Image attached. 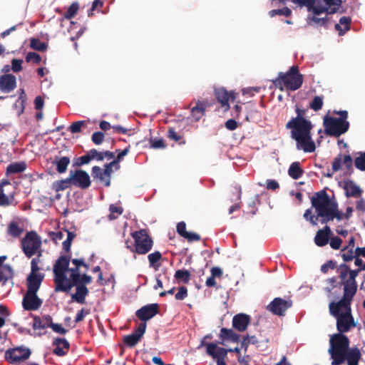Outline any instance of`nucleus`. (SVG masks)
Wrapping results in <instances>:
<instances>
[{
	"label": "nucleus",
	"instance_id": "obj_1",
	"mask_svg": "<svg viewBox=\"0 0 365 365\" xmlns=\"http://www.w3.org/2000/svg\"><path fill=\"white\" fill-rule=\"evenodd\" d=\"M353 299L342 298L337 302H331L330 314L336 319V329L339 331L331 336L330 348L328 350L332 359L331 365H359L361 354L359 348L349 347V339L344 334L356 326L351 314V303Z\"/></svg>",
	"mask_w": 365,
	"mask_h": 365
},
{
	"label": "nucleus",
	"instance_id": "obj_2",
	"mask_svg": "<svg viewBox=\"0 0 365 365\" xmlns=\"http://www.w3.org/2000/svg\"><path fill=\"white\" fill-rule=\"evenodd\" d=\"M291 129L292 138L296 141L297 148L305 153H312L316 145L312 138V122L307 119L292 118L286 125Z\"/></svg>",
	"mask_w": 365,
	"mask_h": 365
},
{
	"label": "nucleus",
	"instance_id": "obj_3",
	"mask_svg": "<svg viewBox=\"0 0 365 365\" xmlns=\"http://www.w3.org/2000/svg\"><path fill=\"white\" fill-rule=\"evenodd\" d=\"M312 207H314L320 222L327 224L334 218L340 221L344 218V215L338 209V204L330 200L325 190L316 192L311 199Z\"/></svg>",
	"mask_w": 365,
	"mask_h": 365
},
{
	"label": "nucleus",
	"instance_id": "obj_4",
	"mask_svg": "<svg viewBox=\"0 0 365 365\" xmlns=\"http://www.w3.org/2000/svg\"><path fill=\"white\" fill-rule=\"evenodd\" d=\"M361 271L362 269L359 268L351 270L346 264H340L338 268L340 281L338 282L335 277L329 278L327 282L330 287L327 288V291L331 292L334 288L339 287L340 289L343 287L344 300L346 297L353 299L357 291L356 277Z\"/></svg>",
	"mask_w": 365,
	"mask_h": 365
},
{
	"label": "nucleus",
	"instance_id": "obj_5",
	"mask_svg": "<svg viewBox=\"0 0 365 365\" xmlns=\"http://www.w3.org/2000/svg\"><path fill=\"white\" fill-rule=\"evenodd\" d=\"M303 83V76L299 73L298 66H292L286 73H279L275 79V87L283 85L290 91L299 89Z\"/></svg>",
	"mask_w": 365,
	"mask_h": 365
},
{
	"label": "nucleus",
	"instance_id": "obj_6",
	"mask_svg": "<svg viewBox=\"0 0 365 365\" xmlns=\"http://www.w3.org/2000/svg\"><path fill=\"white\" fill-rule=\"evenodd\" d=\"M134 240V245H128V249L138 255H145L149 252L153 246V240L145 229H142L131 233Z\"/></svg>",
	"mask_w": 365,
	"mask_h": 365
},
{
	"label": "nucleus",
	"instance_id": "obj_7",
	"mask_svg": "<svg viewBox=\"0 0 365 365\" xmlns=\"http://www.w3.org/2000/svg\"><path fill=\"white\" fill-rule=\"evenodd\" d=\"M120 161H110L106 163L103 168L93 166L91 170V175L94 181L103 184L105 187H110L111 184V174L113 170H118Z\"/></svg>",
	"mask_w": 365,
	"mask_h": 365
},
{
	"label": "nucleus",
	"instance_id": "obj_8",
	"mask_svg": "<svg viewBox=\"0 0 365 365\" xmlns=\"http://www.w3.org/2000/svg\"><path fill=\"white\" fill-rule=\"evenodd\" d=\"M70 261V255H61L53 265V281L55 283L54 290L56 292H58V289H64L63 287V282H66L67 281L66 273L69 269Z\"/></svg>",
	"mask_w": 365,
	"mask_h": 365
},
{
	"label": "nucleus",
	"instance_id": "obj_9",
	"mask_svg": "<svg viewBox=\"0 0 365 365\" xmlns=\"http://www.w3.org/2000/svg\"><path fill=\"white\" fill-rule=\"evenodd\" d=\"M21 249L24 255L31 258L38 252V257L40 259L41 256V240L35 231L28 232L21 240Z\"/></svg>",
	"mask_w": 365,
	"mask_h": 365
},
{
	"label": "nucleus",
	"instance_id": "obj_10",
	"mask_svg": "<svg viewBox=\"0 0 365 365\" xmlns=\"http://www.w3.org/2000/svg\"><path fill=\"white\" fill-rule=\"evenodd\" d=\"M324 133L329 136L339 137L348 131L349 123L342 119L326 115L324 118Z\"/></svg>",
	"mask_w": 365,
	"mask_h": 365
},
{
	"label": "nucleus",
	"instance_id": "obj_11",
	"mask_svg": "<svg viewBox=\"0 0 365 365\" xmlns=\"http://www.w3.org/2000/svg\"><path fill=\"white\" fill-rule=\"evenodd\" d=\"M130 146L120 150H115V152L102 151L98 152L96 149H92L86 155L78 158H74L73 160H121L129 151Z\"/></svg>",
	"mask_w": 365,
	"mask_h": 365
},
{
	"label": "nucleus",
	"instance_id": "obj_12",
	"mask_svg": "<svg viewBox=\"0 0 365 365\" xmlns=\"http://www.w3.org/2000/svg\"><path fill=\"white\" fill-rule=\"evenodd\" d=\"M38 257L33 258L31 262V273L27 277V291L37 292L40 288L41 284L43 279V274L38 273L40 268Z\"/></svg>",
	"mask_w": 365,
	"mask_h": 365
},
{
	"label": "nucleus",
	"instance_id": "obj_13",
	"mask_svg": "<svg viewBox=\"0 0 365 365\" xmlns=\"http://www.w3.org/2000/svg\"><path fill=\"white\" fill-rule=\"evenodd\" d=\"M31 354V351L29 348L20 346L6 350L5 359L10 364H16L28 359Z\"/></svg>",
	"mask_w": 365,
	"mask_h": 365
},
{
	"label": "nucleus",
	"instance_id": "obj_14",
	"mask_svg": "<svg viewBox=\"0 0 365 365\" xmlns=\"http://www.w3.org/2000/svg\"><path fill=\"white\" fill-rule=\"evenodd\" d=\"M69 180L71 184L82 190L88 188L91 185V180L89 175L85 170L81 169L71 170Z\"/></svg>",
	"mask_w": 365,
	"mask_h": 365
},
{
	"label": "nucleus",
	"instance_id": "obj_15",
	"mask_svg": "<svg viewBox=\"0 0 365 365\" xmlns=\"http://www.w3.org/2000/svg\"><path fill=\"white\" fill-rule=\"evenodd\" d=\"M43 320H45V323L42 324L41 322V317L38 316L34 317V324L33 328L34 329H46L50 327L52 330L56 333L61 334H66L67 333V330L64 329L61 324H55L53 322V319L50 315H44Z\"/></svg>",
	"mask_w": 365,
	"mask_h": 365
},
{
	"label": "nucleus",
	"instance_id": "obj_16",
	"mask_svg": "<svg viewBox=\"0 0 365 365\" xmlns=\"http://www.w3.org/2000/svg\"><path fill=\"white\" fill-rule=\"evenodd\" d=\"M294 2L300 7H307V10L314 15H319L327 11L325 1L323 0H294Z\"/></svg>",
	"mask_w": 365,
	"mask_h": 365
},
{
	"label": "nucleus",
	"instance_id": "obj_17",
	"mask_svg": "<svg viewBox=\"0 0 365 365\" xmlns=\"http://www.w3.org/2000/svg\"><path fill=\"white\" fill-rule=\"evenodd\" d=\"M159 309L160 307L158 304H149L138 309L135 312V315L143 322L146 323L147 321L151 319L159 313Z\"/></svg>",
	"mask_w": 365,
	"mask_h": 365
},
{
	"label": "nucleus",
	"instance_id": "obj_18",
	"mask_svg": "<svg viewBox=\"0 0 365 365\" xmlns=\"http://www.w3.org/2000/svg\"><path fill=\"white\" fill-rule=\"evenodd\" d=\"M41 304L42 301L38 297L36 292L26 291L22 300V306L25 310H37L41 306Z\"/></svg>",
	"mask_w": 365,
	"mask_h": 365
},
{
	"label": "nucleus",
	"instance_id": "obj_19",
	"mask_svg": "<svg viewBox=\"0 0 365 365\" xmlns=\"http://www.w3.org/2000/svg\"><path fill=\"white\" fill-rule=\"evenodd\" d=\"M145 329L146 323H140L138 328L133 334L126 335L123 337V342L129 347L135 346L143 336L145 332Z\"/></svg>",
	"mask_w": 365,
	"mask_h": 365
},
{
	"label": "nucleus",
	"instance_id": "obj_20",
	"mask_svg": "<svg viewBox=\"0 0 365 365\" xmlns=\"http://www.w3.org/2000/svg\"><path fill=\"white\" fill-rule=\"evenodd\" d=\"M16 87V78L13 74H4L0 76V91L8 93Z\"/></svg>",
	"mask_w": 365,
	"mask_h": 365
},
{
	"label": "nucleus",
	"instance_id": "obj_21",
	"mask_svg": "<svg viewBox=\"0 0 365 365\" xmlns=\"http://www.w3.org/2000/svg\"><path fill=\"white\" fill-rule=\"evenodd\" d=\"M68 272H71L69 279L67 278V281L66 282H63V287L64 289H58V292H68L71 288L74 287V284L79 283L81 275L80 268L76 267L74 268H69Z\"/></svg>",
	"mask_w": 365,
	"mask_h": 365
},
{
	"label": "nucleus",
	"instance_id": "obj_22",
	"mask_svg": "<svg viewBox=\"0 0 365 365\" xmlns=\"http://www.w3.org/2000/svg\"><path fill=\"white\" fill-rule=\"evenodd\" d=\"M250 322V317L246 314H237L232 318V327L238 331H245Z\"/></svg>",
	"mask_w": 365,
	"mask_h": 365
},
{
	"label": "nucleus",
	"instance_id": "obj_23",
	"mask_svg": "<svg viewBox=\"0 0 365 365\" xmlns=\"http://www.w3.org/2000/svg\"><path fill=\"white\" fill-rule=\"evenodd\" d=\"M331 234V230L327 225H326L323 229L319 230L314 237L315 244L319 247L325 246L328 244Z\"/></svg>",
	"mask_w": 365,
	"mask_h": 365
},
{
	"label": "nucleus",
	"instance_id": "obj_24",
	"mask_svg": "<svg viewBox=\"0 0 365 365\" xmlns=\"http://www.w3.org/2000/svg\"><path fill=\"white\" fill-rule=\"evenodd\" d=\"M343 188L345 190V194L347 197H359L362 193L360 187L352 180H349L344 181Z\"/></svg>",
	"mask_w": 365,
	"mask_h": 365
},
{
	"label": "nucleus",
	"instance_id": "obj_25",
	"mask_svg": "<svg viewBox=\"0 0 365 365\" xmlns=\"http://www.w3.org/2000/svg\"><path fill=\"white\" fill-rule=\"evenodd\" d=\"M76 292L71 294V300L81 304H85L86 297L88 294V289L84 284H74Z\"/></svg>",
	"mask_w": 365,
	"mask_h": 365
},
{
	"label": "nucleus",
	"instance_id": "obj_26",
	"mask_svg": "<svg viewBox=\"0 0 365 365\" xmlns=\"http://www.w3.org/2000/svg\"><path fill=\"white\" fill-rule=\"evenodd\" d=\"M210 106L211 103L207 101H197L196 102L195 106L191 109L192 115L195 118V121H198L203 115H205L206 108Z\"/></svg>",
	"mask_w": 365,
	"mask_h": 365
},
{
	"label": "nucleus",
	"instance_id": "obj_27",
	"mask_svg": "<svg viewBox=\"0 0 365 365\" xmlns=\"http://www.w3.org/2000/svg\"><path fill=\"white\" fill-rule=\"evenodd\" d=\"M353 161H333L332 168L330 169L329 166L325 170H322V175L327 178H331L335 172H338L342 168L343 163H352ZM315 166L321 169H324V166L319 163H315Z\"/></svg>",
	"mask_w": 365,
	"mask_h": 365
},
{
	"label": "nucleus",
	"instance_id": "obj_28",
	"mask_svg": "<svg viewBox=\"0 0 365 365\" xmlns=\"http://www.w3.org/2000/svg\"><path fill=\"white\" fill-rule=\"evenodd\" d=\"M207 354L215 359H225L228 351L222 347H219L216 344L208 343L206 345Z\"/></svg>",
	"mask_w": 365,
	"mask_h": 365
},
{
	"label": "nucleus",
	"instance_id": "obj_29",
	"mask_svg": "<svg viewBox=\"0 0 365 365\" xmlns=\"http://www.w3.org/2000/svg\"><path fill=\"white\" fill-rule=\"evenodd\" d=\"M292 306L291 299L275 297V315L284 316L285 312Z\"/></svg>",
	"mask_w": 365,
	"mask_h": 365
},
{
	"label": "nucleus",
	"instance_id": "obj_30",
	"mask_svg": "<svg viewBox=\"0 0 365 365\" xmlns=\"http://www.w3.org/2000/svg\"><path fill=\"white\" fill-rule=\"evenodd\" d=\"M215 96L219 103H220L222 107H226L225 110H227L230 108L229 100L230 94L224 88H218L215 89Z\"/></svg>",
	"mask_w": 365,
	"mask_h": 365
},
{
	"label": "nucleus",
	"instance_id": "obj_31",
	"mask_svg": "<svg viewBox=\"0 0 365 365\" xmlns=\"http://www.w3.org/2000/svg\"><path fill=\"white\" fill-rule=\"evenodd\" d=\"M53 345L56 346V348L53 349V353L58 356L66 355V351H63V349L68 351L70 347L69 342L64 338L55 339Z\"/></svg>",
	"mask_w": 365,
	"mask_h": 365
},
{
	"label": "nucleus",
	"instance_id": "obj_32",
	"mask_svg": "<svg viewBox=\"0 0 365 365\" xmlns=\"http://www.w3.org/2000/svg\"><path fill=\"white\" fill-rule=\"evenodd\" d=\"M14 270L9 264H4L0 268V282L5 285L9 281L12 282L14 277ZM13 284V282H11Z\"/></svg>",
	"mask_w": 365,
	"mask_h": 365
},
{
	"label": "nucleus",
	"instance_id": "obj_33",
	"mask_svg": "<svg viewBox=\"0 0 365 365\" xmlns=\"http://www.w3.org/2000/svg\"><path fill=\"white\" fill-rule=\"evenodd\" d=\"M220 338L222 340L238 342L240 336L235 333L232 329L222 328L220 329Z\"/></svg>",
	"mask_w": 365,
	"mask_h": 365
},
{
	"label": "nucleus",
	"instance_id": "obj_34",
	"mask_svg": "<svg viewBox=\"0 0 365 365\" xmlns=\"http://www.w3.org/2000/svg\"><path fill=\"white\" fill-rule=\"evenodd\" d=\"M304 173V171L302 169V166L300 165L299 163L296 162V161L293 162L290 165L289 170H288L289 175L292 179H294V180H297V179L300 178L303 175Z\"/></svg>",
	"mask_w": 365,
	"mask_h": 365
},
{
	"label": "nucleus",
	"instance_id": "obj_35",
	"mask_svg": "<svg viewBox=\"0 0 365 365\" xmlns=\"http://www.w3.org/2000/svg\"><path fill=\"white\" fill-rule=\"evenodd\" d=\"M351 18L342 16L339 19V24H335V29L339 31V35L342 36L350 29Z\"/></svg>",
	"mask_w": 365,
	"mask_h": 365
},
{
	"label": "nucleus",
	"instance_id": "obj_36",
	"mask_svg": "<svg viewBox=\"0 0 365 365\" xmlns=\"http://www.w3.org/2000/svg\"><path fill=\"white\" fill-rule=\"evenodd\" d=\"M26 168V165L24 162H16L10 164L6 168V175L19 174L23 173Z\"/></svg>",
	"mask_w": 365,
	"mask_h": 365
},
{
	"label": "nucleus",
	"instance_id": "obj_37",
	"mask_svg": "<svg viewBox=\"0 0 365 365\" xmlns=\"http://www.w3.org/2000/svg\"><path fill=\"white\" fill-rule=\"evenodd\" d=\"M325 1L326 7H327V11L326 13L327 14H334L336 12H340L339 9L341 8V0H323ZM342 11H341V13Z\"/></svg>",
	"mask_w": 365,
	"mask_h": 365
},
{
	"label": "nucleus",
	"instance_id": "obj_38",
	"mask_svg": "<svg viewBox=\"0 0 365 365\" xmlns=\"http://www.w3.org/2000/svg\"><path fill=\"white\" fill-rule=\"evenodd\" d=\"M162 258V254L159 251H155L148 255L149 261V265L150 267H153L155 269H158L160 267V263L158 262Z\"/></svg>",
	"mask_w": 365,
	"mask_h": 365
},
{
	"label": "nucleus",
	"instance_id": "obj_39",
	"mask_svg": "<svg viewBox=\"0 0 365 365\" xmlns=\"http://www.w3.org/2000/svg\"><path fill=\"white\" fill-rule=\"evenodd\" d=\"M329 21V19L327 17L324 18H319L317 16H309L307 18V23L309 25L315 26H324L327 28L328 23Z\"/></svg>",
	"mask_w": 365,
	"mask_h": 365
},
{
	"label": "nucleus",
	"instance_id": "obj_40",
	"mask_svg": "<svg viewBox=\"0 0 365 365\" xmlns=\"http://www.w3.org/2000/svg\"><path fill=\"white\" fill-rule=\"evenodd\" d=\"M24 232V229L21 227L16 222H11L7 228V232L13 237H19Z\"/></svg>",
	"mask_w": 365,
	"mask_h": 365
},
{
	"label": "nucleus",
	"instance_id": "obj_41",
	"mask_svg": "<svg viewBox=\"0 0 365 365\" xmlns=\"http://www.w3.org/2000/svg\"><path fill=\"white\" fill-rule=\"evenodd\" d=\"M79 10V4L77 1L73 2L68 8L67 11L63 14V18L66 19H73Z\"/></svg>",
	"mask_w": 365,
	"mask_h": 365
},
{
	"label": "nucleus",
	"instance_id": "obj_42",
	"mask_svg": "<svg viewBox=\"0 0 365 365\" xmlns=\"http://www.w3.org/2000/svg\"><path fill=\"white\" fill-rule=\"evenodd\" d=\"M109 212L108 219L110 220H115L118 217L119 215H122L123 212V208L122 207L116 206L114 204H111L109 206Z\"/></svg>",
	"mask_w": 365,
	"mask_h": 365
},
{
	"label": "nucleus",
	"instance_id": "obj_43",
	"mask_svg": "<svg viewBox=\"0 0 365 365\" xmlns=\"http://www.w3.org/2000/svg\"><path fill=\"white\" fill-rule=\"evenodd\" d=\"M175 278L187 284L190 280V272L187 269H178L175 273Z\"/></svg>",
	"mask_w": 365,
	"mask_h": 365
},
{
	"label": "nucleus",
	"instance_id": "obj_44",
	"mask_svg": "<svg viewBox=\"0 0 365 365\" xmlns=\"http://www.w3.org/2000/svg\"><path fill=\"white\" fill-rule=\"evenodd\" d=\"M47 44L41 41L38 38H33L30 41V47L38 51H45L47 49Z\"/></svg>",
	"mask_w": 365,
	"mask_h": 365
},
{
	"label": "nucleus",
	"instance_id": "obj_45",
	"mask_svg": "<svg viewBox=\"0 0 365 365\" xmlns=\"http://www.w3.org/2000/svg\"><path fill=\"white\" fill-rule=\"evenodd\" d=\"M71 184V180H69V177L65 180H58L53 184V188L56 191L58 192L64 190L68 188Z\"/></svg>",
	"mask_w": 365,
	"mask_h": 365
},
{
	"label": "nucleus",
	"instance_id": "obj_46",
	"mask_svg": "<svg viewBox=\"0 0 365 365\" xmlns=\"http://www.w3.org/2000/svg\"><path fill=\"white\" fill-rule=\"evenodd\" d=\"M149 143H150V147L154 149H162V148H165L166 146V145L165 144L164 140L162 138H150Z\"/></svg>",
	"mask_w": 365,
	"mask_h": 365
},
{
	"label": "nucleus",
	"instance_id": "obj_47",
	"mask_svg": "<svg viewBox=\"0 0 365 365\" xmlns=\"http://www.w3.org/2000/svg\"><path fill=\"white\" fill-rule=\"evenodd\" d=\"M323 106V98L321 96H315L310 103L309 107L314 111H318Z\"/></svg>",
	"mask_w": 365,
	"mask_h": 365
},
{
	"label": "nucleus",
	"instance_id": "obj_48",
	"mask_svg": "<svg viewBox=\"0 0 365 365\" xmlns=\"http://www.w3.org/2000/svg\"><path fill=\"white\" fill-rule=\"evenodd\" d=\"M86 125V120H78L73 123L68 128L72 133H77L81 131V128Z\"/></svg>",
	"mask_w": 365,
	"mask_h": 365
},
{
	"label": "nucleus",
	"instance_id": "obj_49",
	"mask_svg": "<svg viewBox=\"0 0 365 365\" xmlns=\"http://www.w3.org/2000/svg\"><path fill=\"white\" fill-rule=\"evenodd\" d=\"M26 62H33L34 63H39L41 61V56L35 52H29L26 56Z\"/></svg>",
	"mask_w": 365,
	"mask_h": 365
},
{
	"label": "nucleus",
	"instance_id": "obj_50",
	"mask_svg": "<svg viewBox=\"0 0 365 365\" xmlns=\"http://www.w3.org/2000/svg\"><path fill=\"white\" fill-rule=\"evenodd\" d=\"M23 62L24 61L22 59L13 58L11 62V71L14 73H18V72L21 71L23 69V67H22Z\"/></svg>",
	"mask_w": 365,
	"mask_h": 365
},
{
	"label": "nucleus",
	"instance_id": "obj_51",
	"mask_svg": "<svg viewBox=\"0 0 365 365\" xmlns=\"http://www.w3.org/2000/svg\"><path fill=\"white\" fill-rule=\"evenodd\" d=\"M105 135L103 132L98 131L93 133L91 140L96 145H101L104 140Z\"/></svg>",
	"mask_w": 365,
	"mask_h": 365
},
{
	"label": "nucleus",
	"instance_id": "obj_52",
	"mask_svg": "<svg viewBox=\"0 0 365 365\" xmlns=\"http://www.w3.org/2000/svg\"><path fill=\"white\" fill-rule=\"evenodd\" d=\"M187 289L185 286L180 287L175 295L177 300H183L187 297Z\"/></svg>",
	"mask_w": 365,
	"mask_h": 365
},
{
	"label": "nucleus",
	"instance_id": "obj_53",
	"mask_svg": "<svg viewBox=\"0 0 365 365\" xmlns=\"http://www.w3.org/2000/svg\"><path fill=\"white\" fill-rule=\"evenodd\" d=\"M168 138L175 142H179L181 140L182 136L175 131V128H169L168 130Z\"/></svg>",
	"mask_w": 365,
	"mask_h": 365
},
{
	"label": "nucleus",
	"instance_id": "obj_54",
	"mask_svg": "<svg viewBox=\"0 0 365 365\" xmlns=\"http://www.w3.org/2000/svg\"><path fill=\"white\" fill-rule=\"evenodd\" d=\"M103 5V3L101 0H94L92 3L91 8L88 11V16H92L93 15V11L95 10H100Z\"/></svg>",
	"mask_w": 365,
	"mask_h": 365
},
{
	"label": "nucleus",
	"instance_id": "obj_55",
	"mask_svg": "<svg viewBox=\"0 0 365 365\" xmlns=\"http://www.w3.org/2000/svg\"><path fill=\"white\" fill-rule=\"evenodd\" d=\"M9 315V312L5 306L0 304V328L5 324V317Z\"/></svg>",
	"mask_w": 365,
	"mask_h": 365
},
{
	"label": "nucleus",
	"instance_id": "obj_56",
	"mask_svg": "<svg viewBox=\"0 0 365 365\" xmlns=\"http://www.w3.org/2000/svg\"><path fill=\"white\" fill-rule=\"evenodd\" d=\"M63 236L64 234L61 231L49 232L51 240L56 244H57L58 241L61 240L63 238Z\"/></svg>",
	"mask_w": 365,
	"mask_h": 365
},
{
	"label": "nucleus",
	"instance_id": "obj_57",
	"mask_svg": "<svg viewBox=\"0 0 365 365\" xmlns=\"http://www.w3.org/2000/svg\"><path fill=\"white\" fill-rule=\"evenodd\" d=\"M56 164V170L59 173H63L67 170L70 161H53Z\"/></svg>",
	"mask_w": 365,
	"mask_h": 365
},
{
	"label": "nucleus",
	"instance_id": "obj_58",
	"mask_svg": "<svg viewBox=\"0 0 365 365\" xmlns=\"http://www.w3.org/2000/svg\"><path fill=\"white\" fill-rule=\"evenodd\" d=\"M341 252V257L344 262L351 261L356 257V254L354 255L353 250L348 249Z\"/></svg>",
	"mask_w": 365,
	"mask_h": 365
},
{
	"label": "nucleus",
	"instance_id": "obj_59",
	"mask_svg": "<svg viewBox=\"0 0 365 365\" xmlns=\"http://www.w3.org/2000/svg\"><path fill=\"white\" fill-rule=\"evenodd\" d=\"M336 262L333 260H328L326 263L322 265L321 271L322 272L326 274L329 271V269H334L336 268Z\"/></svg>",
	"mask_w": 365,
	"mask_h": 365
},
{
	"label": "nucleus",
	"instance_id": "obj_60",
	"mask_svg": "<svg viewBox=\"0 0 365 365\" xmlns=\"http://www.w3.org/2000/svg\"><path fill=\"white\" fill-rule=\"evenodd\" d=\"M344 163V169L342 176H349L354 172L353 168V162L352 163Z\"/></svg>",
	"mask_w": 365,
	"mask_h": 365
},
{
	"label": "nucleus",
	"instance_id": "obj_61",
	"mask_svg": "<svg viewBox=\"0 0 365 365\" xmlns=\"http://www.w3.org/2000/svg\"><path fill=\"white\" fill-rule=\"evenodd\" d=\"M90 314V310L88 309L82 308L76 314L75 322L78 323L83 320L85 316Z\"/></svg>",
	"mask_w": 365,
	"mask_h": 365
},
{
	"label": "nucleus",
	"instance_id": "obj_62",
	"mask_svg": "<svg viewBox=\"0 0 365 365\" xmlns=\"http://www.w3.org/2000/svg\"><path fill=\"white\" fill-rule=\"evenodd\" d=\"M342 243V240L339 237H334L330 240V246L334 250H338L340 248Z\"/></svg>",
	"mask_w": 365,
	"mask_h": 365
},
{
	"label": "nucleus",
	"instance_id": "obj_63",
	"mask_svg": "<svg viewBox=\"0 0 365 365\" xmlns=\"http://www.w3.org/2000/svg\"><path fill=\"white\" fill-rule=\"evenodd\" d=\"M176 230L177 232L182 237L187 235V231H186V224L185 222H178Z\"/></svg>",
	"mask_w": 365,
	"mask_h": 365
},
{
	"label": "nucleus",
	"instance_id": "obj_64",
	"mask_svg": "<svg viewBox=\"0 0 365 365\" xmlns=\"http://www.w3.org/2000/svg\"><path fill=\"white\" fill-rule=\"evenodd\" d=\"M225 126L229 130H235L237 128L238 125L235 119H229L225 122Z\"/></svg>",
	"mask_w": 365,
	"mask_h": 365
}]
</instances>
